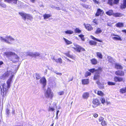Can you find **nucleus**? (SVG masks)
Instances as JSON below:
<instances>
[{"label": "nucleus", "instance_id": "7c9ffc66", "mask_svg": "<svg viewBox=\"0 0 126 126\" xmlns=\"http://www.w3.org/2000/svg\"><path fill=\"white\" fill-rule=\"evenodd\" d=\"M53 60H55L57 63H62V59L61 58H59L57 59H54Z\"/></svg>", "mask_w": 126, "mask_h": 126}, {"label": "nucleus", "instance_id": "ea45409f", "mask_svg": "<svg viewBox=\"0 0 126 126\" xmlns=\"http://www.w3.org/2000/svg\"><path fill=\"white\" fill-rule=\"evenodd\" d=\"M79 36L80 37L81 40L83 41H84L85 40V38L84 37V35L82 34H80L79 35Z\"/></svg>", "mask_w": 126, "mask_h": 126}, {"label": "nucleus", "instance_id": "e2e57ef3", "mask_svg": "<svg viewBox=\"0 0 126 126\" xmlns=\"http://www.w3.org/2000/svg\"><path fill=\"white\" fill-rule=\"evenodd\" d=\"M12 113L13 114H15V110L14 109H12Z\"/></svg>", "mask_w": 126, "mask_h": 126}, {"label": "nucleus", "instance_id": "6e6552de", "mask_svg": "<svg viewBox=\"0 0 126 126\" xmlns=\"http://www.w3.org/2000/svg\"><path fill=\"white\" fill-rule=\"evenodd\" d=\"M75 46L76 48L73 47V48L75 50H76L77 52H79L81 51H85V49L81 46L78 45H76Z\"/></svg>", "mask_w": 126, "mask_h": 126}, {"label": "nucleus", "instance_id": "9b49d317", "mask_svg": "<svg viewBox=\"0 0 126 126\" xmlns=\"http://www.w3.org/2000/svg\"><path fill=\"white\" fill-rule=\"evenodd\" d=\"M40 82L42 85L43 88L44 90H45V87L46 84V79H40Z\"/></svg>", "mask_w": 126, "mask_h": 126}, {"label": "nucleus", "instance_id": "09e8293b", "mask_svg": "<svg viewBox=\"0 0 126 126\" xmlns=\"http://www.w3.org/2000/svg\"><path fill=\"white\" fill-rule=\"evenodd\" d=\"M15 55V59H16L17 60V61H16L17 62L18 61L19 57L16 54Z\"/></svg>", "mask_w": 126, "mask_h": 126}, {"label": "nucleus", "instance_id": "1a4fd4ad", "mask_svg": "<svg viewBox=\"0 0 126 126\" xmlns=\"http://www.w3.org/2000/svg\"><path fill=\"white\" fill-rule=\"evenodd\" d=\"M96 83L98 85V87L100 89H103L104 88V84L103 82L98 79L96 82Z\"/></svg>", "mask_w": 126, "mask_h": 126}, {"label": "nucleus", "instance_id": "b1692460", "mask_svg": "<svg viewBox=\"0 0 126 126\" xmlns=\"http://www.w3.org/2000/svg\"><path fill=\"white\" fill-rule=\"evenodd\" d=\"M101 72H96L94 76V79H98L99 77V74Z\"/></svg>", "mask_w": 126, "mask_h": 126}, {"label": "nucleus", "instance_id": "f8f14e48", "mask_svg": "<svg viewBox=\"0 0 126 126\" xmlns=\"http://www.w3.org/2000/svg\"><path fill=\"white\" fill-rule=\"evenodd\" d=\"M115 74L116 75L120 76H123L124 75V72L123 71H117L115 72Z\"/></svg>", "mask_w": 126, "mask_h": 126}, {"label": "nucleus", "instance_id": "a18cd8bd", "mask_svg": "<svg viewBox=\"0 0 126 126\" xmlns=\"http://www.w3.org/2000/svg\"><path fill=\"white\" fill-rule=\"evenodd\" d=\"M58 94L59 95H61L63 94H64V92L63 91H61L59 92H58Z\"/></svg>", "mask_w": 126, "mask_h": 126}, {"label": "nucleus", "instance_id": "5701e85b", "mask_svg": "<svg viewBox=\"0 0 126 126\" xmlns=\"http://www.w3.org/2000/svg\"><path fill=\"white\" fill-rule=\"evenodd\" d=\"M91 63L93 65L96 64L98 63L97 60L95 58H93L90 60Z\"/></svg>", "mask_w": 126, "mask_h": 126}, {"label": "nucleus", "instance_id": "774afa93", "mask_svg": "<svg viewBox=\"0 0 126 126\" xmlns=\"http://www.w3.org/2000/svg\"><path fill=\"white\" fill-rule=\"evenodd\" d=\"M59 111L58 110L57 111V113H56V117H57V116L58 115V113L59 112Z\"/></svg>", "mask_w": 126, "mask_h": 126}, {"label": "nucleus", "instance_id": "0eeeda50", "mask_svg": "<svg viewBox=\"0 0 126 126\" xmlns=\"http://www.w3.org/2000/svg\"><path fill=\"white\" fill-rule=\"evenodd\" d=\"M104 13V11L103 10H101L100 8H98L95 14V16L96 17L98 16H101Z\"/></svg>", "mask_w": 126, "mask_h": 126}, {"label": "nucleus", "instance_id": "4468645a", "mask_svg": "<svg viewBox=\"0 0 126 126\" xmlns=\"http://www.w3.org/2000/svg\"><path fill=\"white\" fill-rule=\"evenodd\" d=\"M85 28L88 31H91L93 29V27L90 24H87L84 25Z\"/></svg>", "mask_w": 126, "mask_h": 126}, {"label": "nucleus", "instance_id": "72a5a7b5", "mask_svg": "<svg viewBox=\"0 0 126 126\" xmlns=\"http://www.w3.org/2000/svg\"><path fill=\"white\" fill-rule=\"evenodd\" d=\"M75 33H81V30H80L79 28H76L75 29Z\"/></svg>", "mask_w": 126, "mask_h": 126}, {"label": "nucleus", "instance_id": "de8ad7c7", "mask_svg": "<svg viewBox=\"0 0 126 126\" xmlns=\"http://www.w3.org/2000/svg\"><path fill=\"white\" fill-rule=\"evenodd\" d=\"M6 112L7 115H9L10 113V110L8 109H7L6 110Z\"/></svg>", "mask_w": 126, "mask_h": 126}, {"label": "nucleus", "instance_id": "39448f33", "mask_svg": "<svg viewBox=\"0 0 126 126\" xmlns=\"http://www.w3.org/2000/svg\"><path fill=\"white\" fill-rule=\"evenodd\" d=\"M119 0H108L107 3L111 6L114 4H117L119 3Z\"/></svg>", "mask_w": 126, "mask_h": 126}, {"label": "nucleus", "instance_id": "c85d7f7f", "mask_svg": "<svg viewBox=\"0 0 126 126\" xmlns=\"http://www.w3.org/2000/svg\"><path fill=\"white\" fill-rule=\"evenodd\" d=\"M96 54L97 55V57L98 58L102 59L103 58V56L101 53L100 52H97L96 53Z\"/></svg>", "mask_w": 126, "mask_h": 126}, {"label": "nucleus", "instance_id": "a211bd4d", "mask_svg": "<svg viewBox=\"0 0 126 126\" xmlns=\"http://www.w3.org/2000/svg\"><path fill=\"white\" fill-rule=\"evenodd\" d=\"M89 96V94L88 92H85L83 93L82 96L83 98L85 99H87Z\"/></svg>", "mask_w": 126, "mask_h": 126}, {"label": "nucleus", "instance_id": "052dcab7", "mask_svg": "<svg viewBox=\"0 0 126 126\" xmlns=\"http://www.w3.org/2000/svg\"><path fill=\"white\" fill-rule=\"evenodd\" d=\"M3 64V61H0V67H1V66Z\"/></svg>", "mask_w": 126, "mask_h": 126}, {"label": "nucleus", "instance_id": "37998d69", "mask_svg": "<svg viewBox=\"0 0 126 126\" xmlns=\"http://www.w3.org/2000/svg\"><path fill=\"white\" fill-rule=\"evenodd\" d=\"M40 55V54L37 52H35V53H34L33 54V56L36 57V56H39Z\"/></svg>", "mask_w": 126, "mask_h": 126}, {"label": "nucleus", "instance_id": "bf43d9fd", "mask_svg": "<svg viewBox=\"0 0 126 126\" xmlns=\"http://www.w3.org/2000/svg\"><path fill=\"white\" fill-rule=\"evenodd\" d=\"M122 79H115V81H119L120 82L122 81Z\"/></svg>", "mask_w": 126, "mask_h": 126}, {"label": "nucleus", "instance_id": "4be33fe9", "mask_svg": "<svg viewBox=\"0 0 126 126\" xmlns=\"http://www.w3.org/2000/svg\"><path fill=\"white\" fill-rule=\"evenodd\" d=\"M102 31V30L100 28H97L96 31L94 32V33L96 34H98L101 33Z\"/></svg>", "mask_w": 126, "mask_h": 126}, {"label": "nucleus", "instance_id": "0e129e2a", "mask_svg": "<svg viewBox=\"0 0 126 126\" xmlns=\"http://www.w3.org/2000/svg\"><path fill=\"white\" fill-rule=\"evenodd\" d=\"M56 73L57 75H62V73H60L56 72Z\"/></svg>", "mask_w": 126, "mask_h": 126}, {"label": "nucleus", "instance_id": "f3484780", "mask_svg": "<svg viewBox=\"0 0 126 126\" xmlns=\"http://www.w3.org/2000/svg\"><path fill=\"white\" fill-rule=\"evenodd\" d=\"M111 35L117 36L118 37H112V39L113 40H119V41H121L122 40V39H121V37H120V36L119 35H115L114 33H113L111 34Z\"/></svg>", "mask_w": 126, "mask_h": 126}, {"label": "nucleus", "instance_id": "6e6d98bb", "mask_svg": "<svg viewBox=\"0 0 126 126\" xmlns=\"http://www.w3.org/2000/svg\"><path fill=\"white\" fill-rule=\"evenodd\" d=\"M17 0H12V2L16 4H17Z\"/></svg>", "mask_w": 126, "mask_h": 126}, {"label": "nucleus", "instance_id": "79ce46f5", "mask_svg": "<svg viewBox=\"0 0 126 126\" xmlns=\"http://www.w3.org/2000/svg\"><path fill=\"white\" fill-rule=\"evenodd\" d=\"M6 6V4L4 3H0V6L2 8H5Z\"/></svg>", "mask_w": 126, "mask_h": 126}, {"label": "nucleus", "instance_id": "2eb2a0df", "mask_svg": "<svg viewBox=\"0 0 126 126\" xmlns=\"http://www.w3.org/2000/svg\"><path fill=\"white\" fill-rule=\"evenodd\" d=\"M120 8L122 9H125L126 8V0H123L122 3L120 6Z\"/></svg>", "mask_w": 126, "mask_h": 126}, {"label": "nucleus", "instance_id": "c756f323", "mask_svg": "<svg viewBox=\"0 0 126 126\" xmlns=\"http://www.w3.org/2000/svg\"><path fill=\"white\" fill-rule=\"evenodd\" d=\"M89 44L91 45H93L95 46L96 45L97 43L91 40L89 42Z\"/></svg>", "mask_w": 126, "mask_h": 126}, {"label": "nucleus", "instance_id": "9d476101", "mask_svg": "<svg viewBox=\"0 0 126 126\" xmlns=\"http://www.w3.org/2000/svg\"><path fill=\"white\" fill-rule=\"evenodd\" d=\"M88 71L90 72L93 73L94 72H101L102 71V68L100 67H98L97 69H95L94 68H92L88 70Z\"/></svg>", "mask_w": 126, "mask_h": 126}, {"label": "nucleus", "instance_id": "a19ab883", "mask_svg": "<svg viewBox=\"0 0 126 126\" xmlns=\"http://www.w3.org/2000/svg\"><path fill=\"white\" fill-rule=\"evenodd\" d=\"M97 94L98 95L100 96H102L103 95V93L101 91H97Z\"/></svg>", "mask_w": 126, "mask_h": 126}, {"label": "nucleus", "instance_id": "20e7f679", "mask_svg": "<svg viewBox=\"0 0 126 126\" xmlns=\"http://www.w3.org/2000/svg\"><path fill=\"white\" fill-rule=\"evenodd\" d=\"M2 40L4 41L7 43L10 44L11 42L14 40V39L10 36H6L5 38H3L2 37H1Z\"/></svg>", "mask_w": 126, "mask_h": 126}, {"label": "nucleus", "instance_id": "69168bd1", "mask_svg": "<svg viewBox=\"0 0 126 126\" xmlns=\"http://www.w3.org/2000/svg\"><path fill=\"white\" fill-rule=\"evenodd\" d=\"M122 31L123 32H124L126 34V30L124 29V30H122Z\"/></svg>", "mask_w": 126, "mask_h": 126}, {"label": "nucleus", "instance_id": "6ab92c4d", "mask_svg": "<svg viewBox=\"0 0 126 126\" xmlns=\"http://www.w3.org/2000/svg\"><path fill=\"white\" fill-rule=\"evenodd\" d=\"M106 14L108 15L111 16L113 15V11L112 10H110L106 12Z\"/></svg>", "mask_w": 126, "mask_h": 126}, {"label": "nucleus", "instance_id": "338daca9", "mask_svg": "<svg viewBox=\"0 0 126 126\" xmlns=\"http://www.w3.org/2000/svg\"><path fill=\"white\" fill-rule=\"evenodd\" d=\"M31 1L32 3H34L35 1V0H30Z\"/></svg>", "mask_w": 126, "mask_h": 126}, {"label": "nucleus", "instance_id": "f03ea898", "mask_svg": "<svg viewBox=\"0 0 126 126\" xmlns=\"http://www.w3.org/2000/svg\"><path fill=\"white\" fill-rule=\"evenodd\" d=\"M45 97L47 98H52L54 95L50 88L49 87H48L46 90L45 89Z\"/></svg>", "mask_w": 126, "mask_h": 126}, {"label": "nucleus", "instance_id": "864d4df0", "mask_svg": "<svg viewBox=\"0 0 126 126\" xmlns=\"http://www.w3.org/2000/svg\"><path fill=\"white\" fill-rule=\"evenodd\" d=\"M82 5L85 8H88V6L84 4H82Z\"/></svg>", "mask_w": 126, "mask_h": 126}, {"label": "nucleus", "instance_id": "680f3d73", "mask_svg": "<svg viewBox=\"0 0 126 126\" xmlns=\"http://www.w3.org/2000/svg\"><path fill=\"white\" fill-rule=\"evenodd\" d=\"M98 116V115L96 113H95L94 115V117L96 118Z\"/></svg>", "mask_w": 126, "mask_h": 126}, {"label": "nucleus", "instance_id": "a878e982", "mask_svg": "<svg viewBox=\"0 0 126 126\" xmlns=\"http://www.w3.org/2000/svg\"><path fill=\"white\" fill-rule=\"evenodd\" d=\"M52 15L50 14H45L43 15L44 19H46L48 18L51 16Z\"/></svg>", "mask_w": 126, "mask_h": 126}, {"label": "nucleus", "instance_id": "49530a36", "mask_svg": "<svg viewBox=\"0 0 126 126\" xmlns=\"http://www.w3.org/2000/svg\"><path fill=\"white\" fill-rule=\"evenodd\" d=\"M108 83L109 85H114L115 84V83L112 82H108Z\"/></svg>", "mask_w": 126, "mask_h": 126}, {"label": "nucleus", "instance_id": "e433bc0d", "mask_svg": "<svg viewBox=\"0 0 126 126\" xmlns=\"http://www.w3.org/2000/svg\"><path fill=\"white\" fill-rule=\"evenodd\" d=\"M91 74L90 72L87 71L86 72L85 74V77H87L88 76H90Z\"/></svg>", "mask_w": 126, "mask_h": 126}, {"label": "nucleus", "instance_id": "3c124183", "mask_svg": "<svg viewBox=\"0 0 126 126\" xmlns=\"http://www.w3.org/2000/svg\"><path fill=\"white\" fill-rule=\"evenodd\" d=\"M93 1L96 4H98L100 3L99 1H97L96 0H93Z\"/></svg>", "mask_w": 126, "mask_h": 126}, {"label": "nucleus", "instance_id": "f704fd0d", "mask_svg": "<svg viewBox=\"0 0 126 126\" xmlns=\"http://www.w3.org/2000/svg\"><path fill=\"white\" fill-rule=\"evenodd\" d=\"M92 22L95 24V25H97L98 23V21L97 19L96 18H95L93 19L92 21Z\"/></svg>", "mask_w": 126, "mask_h": 126}, {"label": "nucleus", "instance_id": "cd10ccee", "mask_svg": "<svg viewBox=\"0 0 126 126\" xmlns=\"http://www.w3.org/2000/svg\"><path fill=\"white\" fill-rule=\"evenodd\" d=\"M69 51H68L67 53H64V54L67 56L72 59H73L74 58L73 56L72 55H70L69 54Z\"/></svg>", "mask_w": 126, "mask_h": 126}, {"label": "nucleus", "instance_id": "423d86ee", "mask_svg": "<svg viewBox=\"0 0 126 126\" xmlns=\"http://www.w3.org/2000/svg\"><path fill=\"white\" fill-rule=\"evenodd\" d=\"M92 102L94 105H92V106L94 108H96L100 104V102L99 100L96 98L93 99Z\"/></svg>", "mask_w": 126, "mask_h": 126}, {"label": "nucleus", "instance_id": "4c0bfd02", "mask_svg": "<svg viewBox=\"0 0 126 126\" xmlns=\"http://www.w3.org/2000/svg\"><path fill=\"white\" fill-rule=\"evenodd\" d=\"M34 78H36V79H40V75L36 73L34 75Z\"/></svg>", "mask_w": 126, "mask_h": 126}, {"label": "nucleus", "instance_id": "2f4dec72", "mask_svg": "<svg viewBox=\"0 0 126 126\" xmlns=\"http://www.w3.org/2000/svg\"><path fill=\"white\" fill-rule=\"evenodd\" d=\"M82 81V84H87L89 83L88 79H83Z\"/></svg>", "mask_w": 126, "mask_h": 126}, {"label": "nucleus", "instance_id": "f257e3e1", "mask_svg": "<svg viewBox=\"0 0 126 126\" xmlns=\"http://www.w3.org/2000/svg\"><path fill=\"white\" fill-rule=\"evenodd\" d=\"M13 79H8L6 84L4 83L0 86L1 94L2 97L6 98L8 92V89L11 86V85L13 82Z\"/></svg>", "mask_w": 126, "mask_h": 126}, {"label": "nucleus", "instance_id": "4d7b16f0", "mask_svg": "<svg viewBox=\"0 0 126 126\" xmlns=\"http://www.w3.org/2000/svg\"><path fill=\"white\" fill-rule=\"evenodd\" d=\"M4 1L8 3H10L12 2V0H4Z\"/></svg>", "mask_w": 126, "mask_h": 126}, {"label": "nucleus", "instance_id": "bb28decb", "mask_svg": "<svg viewBox=\"0 0 126 126\" xmlns=\"http://www.w3.org/2000/svg\"><path fill=\"white\" fill-rule=\"evenodd\" d=\"M120 92L121 94H124L126 92V87L120 89Z\"/></svg>", "mask_w": 126, "mask_h": 126}, {"label": "nucleus", "instance_id": "603ef678", "mask_svg": "<svg viewBox=\"0 0 126 126\" xmlns=\"http://www.w3.org/2000/svg\"><path fill=\"white\" fill-rule=\"evenodd\" d=\"M100 101L102 103H104L105 102V99L104 98H101L100 99Z\"/></svg>", "mask_w": 126, "mask_h": 126}, {"label": "nucleus", "instance_id": "393cba45", "mask_svg": "<svg viewBox=\"0 0 126 126\" xmlns=\"http://www.w3.org/2000/svg\"><path fill=\"white\" fill-rule=\"evenodd\" d=\"M122 15H123L121 13H113V16L116 17H120Z\"/></svg>", "mask_w": 126, "mask_h": 126}, {"label": "nucleus", "instance_id": "dca6fc26", "mask_svg": "<svg viewBox=\"0 0 126 126\" xmlns=\"http://www.w3.org/2000/svg\"><path fill=\"white\" fill-rule=\"evenodd\" d=\"M115 68L117 69L122 70L123 68V66L119 63H116L115 64Z\"/></svg>", "mask_w": 126, "mask_h": 126}, {"label": "nucleus", "instance_id": "8fccbe9b", "mask_svg": "<svg viewBox=\"0 0 126 126\" xmlns=\"http://www.w3.org/2000/svg\"><path fill=\"white\" fill-rule=\"evenodd\" d=\"M55 109L54 108L49 107V111H53Z\"/></svg>", "mask_w": 126, "mask_h": 126}, {"label": "nucleus", "instance_id": "5fc2aeb1", "mask_svg": "<svg viewBox=\"0 0 126 126\" xmlns=\"http://www.w3.org/2000/svg\"><path fill=\"white\" fill-rule=\"evenodd\" d=\"M104 119V118L103 117H101L99 118V120L100 122H102L103 121Z\"/></svg>", "mask_w": 126, "mask_h": 126}, {"label": "nucleus", "instance_id": "13d9d810", "mask_svg": "<svg viewBox=\"0 0 126 126\" xmlns=\"http://www.w3.org/2000/svg\"><path fill=\"white\" fill-rule=\"evenodd\" d=\"M55 8L57 10H59L61 9L59 7H55Z\"/></svg>", "mask_w": 126, "mask_h": 126}, {"label": "nucleus", "instance_id": "c03bdc74", "mask_svg": "<svg viewBox=\"0 0 126 126\" xmlns=\"http://www.w3.org/2000/svg\"><path fill=\"white\" fill-rule=\"evenodd\" d=\"M101 125L103 126H105L107 124L105 121H103L101 122Z\"/></svg>", "mask_w": 126, "mask_h": 126}, {"label": "nucleus", "instance_id": "aec40b11", "mask_svg": "<svg viewBox=\"0 0 126 126\" xmlns=\"http://www.w3.org/2000/svg\"><path fill=\"white\" fill-rule=\"evenodd\" d=\"M9 73L8 71H7L3 74L2 75V78H6L8 77L9 76Z\"/></svg>", "mask_w": 126, "mask_h": 126}, {"label": "nucleus", "instance_id": "ddd939ff", "mask_svg": "<svg viewBox=\"0 0 126 126\" xmlns=\"http://www.w3.org/2000/svg\"><path fill=\"white\" fill-rule=\"evenodd\" d=\"M4 54L7 57H9L11 56L15 55V53L11 51L6 52L4 53Z\"/></svg>", "mask_w": 126, "mask_h": 126}, {"label": "nucleus", "instance_id": "7ed1b4c3", "mask_svg": "<svg viewBox=\"0 0 126 126\" xmlns=\"http://www.w3.org/2000/svg\"><path fill=\"white\" fill-rule=\"evenodd\" d=\"M18 13L25 21L26 20V19L30 20L33 19V17L30 14L22 12H19Z\"/></svg>", "mask_w": 126, "mask_h": 126}, {"label": "nucleus", "instance_id": "58836bf2", "mask_svg": "<svg viewBox=\"0 0 126 126\" xmlns=\"http://www.w3.org/2000/svg\"><path fill=\"white\" fill-rule=\"evenodd\" d=\"M65 32L66 34H72L73 33V32L72 31L67 30V31H65Z\"/></svg>", "mask_w": 126, "mask_h": 126}, {"label": "nucleus", "instance_id": "c9c22d12", "mask_svg": "<svg viewBox=\"0 0 126 126\" xmlns=\"http://www.w3.org/2000/svg\"><path fill=\"white\" fill-rule=\"evenodd\" d=\"M91 37L92 39L94 40H96L97 41L99 42H102V40H100L98 39H97L93 36H92Z\"/></svg>", "mask_w": 126, "mask_h": 126}, {"label": "nucleus", "instance_id": "473e14b6", "mask_svg": "<svg viewBox=\"0 0 126 126\" xmlns=\"http://www.w3.org/2000/svg\"><path fill=\"white\" fill-rule=\"evenodd\" d=\"M63 39L67 45H68L72 43V42L71 41L68 40L65 38H64Z\"/></svg>", "mask_w": 126, "mask_h": 126}, {"label": "nucleus", "instance_id": "412c9836", "mask_svg": "<svg viewBox=\"0 0 126 126\" xmlns=\"http://www.w3.org/2000/svg\"><path fill=\"white\" fill-rule=\"evenodd\" d=\"M115 26L117 27H122L124 26V24L122 22H118L116 24Z\"/></svg>", "mask_w": 126, "mask_h": 126}]
</instances>
